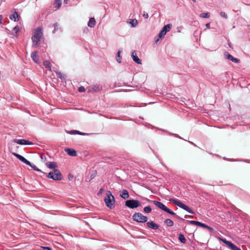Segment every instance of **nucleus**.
Here are the masks:
<instances>
[{
  "mask_svg": "<svg viewBox=\"0 0 250 250\" xmlns=\"http://www.w3.org/2000/svg\"><path fill=\"white\" fill-rule=\"evenodd\" d=\"M43 37L42 27H39L37 28L34 32V35L32 37L33 42V46L35 47H38L41 39Z\"/></svg>",
  "mask_w": 250,
  "mask_h": 250,
  "instance_id": "f257e3e1",
  "label": "nucleus"
},
{
  "mask_svg": "<svg viewBox=\"0 0 250 250\" xmlns=\"http://www.w3.org/2000/svg\"><path fill=\"white\" fill-rule=\"evenodd\" d=\"M153 204L158 208H160L161 209L163 210V211L174 216L176 218L178 219H182L183 220V219L181 218L180 216L177 215L175 212H174L172 210L170 209L169 208H167L164 204H163L162 203L158 201H152Z\"/></svg>",
  "mask_w": 250,
  "mask_h": 250,
  "instance_id": "f03ea898",
  "label": "nucleus"
},
{
  "mask_svg": "<svg viewBox=\"0 0 250 250\" xmlns=\"http://www.w3.org/2000/svg\"><path fill=\"white\" fill-rule=\"evenodd\" d=\"M46 176L49 178L55 181H60L63 178V176L61 171L58 169H54L52 171L49 172Z\"/></svg>",
  "mask_w": 250,
  "mask_h": 250,
  "instance_id": "7ed1b4c3",
  "label": "nucleus"
},
{
  "mask_svg": "<svg viewBox=\"0 0 250 250\" xmlns=\"http://www.w3.org/2000/svg\"><path fill=\"white\" fill-rule=\"evenodd\" d=\"M169 201L170 202L172 203L173 204L186 210L188 212L191 214H195L194 212L190 208H189L188 206H186V205L184 204L179 200L175 198H171L169 200Z\"/></svg>",
  "mask_w": 250,
  "mask_h": 250,
  "instance_id": "20e7f679",
  "label": "nucleus"
},
{
  "mask_svg": "<svg viewBox=\"0 0 250 250\" xmlns=\"http://www.w3.org/2000/svg\"><path fill=\"white\" fill-rule=\"evenodd\" d=\"M104 201L106 206L109 208L111 209L114 207L113 205L115 202V199L110 191H107Z\"/></svg>",
  "mask_w": 250,
  "mask_h": 250,
  "instance_id": "39448f33",
  "label": "nucleus"
},
{
  "mask_svg": "<svg viewBox=\"0 0 250 250\" xmlns=\"http://www.w3.org/2000/svg\"><path fill=\"white\" fill-rule=\"evenodd\" d=\"M132 219L138 223H145L148 220L147 216L143 215L140 212H135L132 216Z\"/></svg>",
  "mask_w": 250,
  "mask_h": 250,
  "instance_id": "423d86ee",
  "label": "nucleus"
},
{
  "mask_svg": "<svg viewBox=\"0 0 250 250\" xmlns=\"http://www.w3.org/2000/svg\"><path fill=\"white\" fill-rule=\"evenodd\" d=\"M141 202L137 200L130 199L125 201V205L130 208H135L140 206Z\"/></svg>",
  "mask_w": 250,
  "mask_h": 250,
  "instance_id": "0eeeda50",
  "label": "nucleus"
},
{
  "mask_svg": "<svg viewBox=\"0 0 250 250\" xmlns=\"http://www.w3.org/2000/svg\"><path fill=\"white\" fill-rule=\"evenodd\" d=\"M13 155L16 157L18 159L21 161L24 164L29 166L30 167H32V164L27 160H26L24 157L16 153H13Z\"/></svg>",
  "mask_w": 250,
  "mask_h": 250,
  "instance_id": "6e6552de",
  "label": "nucleus"
},
{
  "mask_svg": "<svg viewBox=\"0 0 250 250\" xmlns=\"http://www.w3.org/2000/svg\"><path fill=\"white\" fill-rule=\"evenodd\" d=\"M13 142L21 145H31L33 144L32 142L24 139H15L13 140Z\"/></svg>",
  "mask_w": 250,
  "mask_h": 250,
  "instance_id": "1a4fd4ad",
  "label": "nucleus"
},
{
  "mask_svg": "<svg viewBox=\"0 0 250 250\" xmlns=\"http://www.w3.org/2000/svg\"><path fill=\"white\" fill-rule=\"evenodd\" d=\"M102 87H101L99 85L96 84L89 87L87 89V91L90 93L98 92L100 91Z\"/></svg>",
  "mask_w": 250,
  "mask_h": 250,
  "instance_id": "9d476101",
  "label": "nucleus"
},
{
  "mask_svg": "<svg viewBox=\"0 0 250 250\" xmlns=\"http://www.w3.org/2000/svg\"><path fill=\"white\" fill-rule=\"evenodd\" d=\"M146 225L147 227L154 230L157 229L159 228V226L158 224H156L151 220L147 222Z\"/></svg>",
  "mask_w": 250,
  "mask_h": 250,
  "instance_id": "9b49d317",
  "label": "nucleus"
},
{
  "mask_svg": "<svg viewBox=\"0 0 250 250\" xmlns=\"http://www.w3.org/2000/svg\"><path fill=\"white\" fill-rule=\"evenodd\" d=\"M224 57L232 62H238L239 60L236 58H234L232 56L229 54L228 52H225L224 54Z\"/></svg>",
  "mask_w": 250,
  "mask_h": 250,
  "instance_id": "f8f14e48",
  "label": "nucleus"
},
{
  "mask_svg": "<svg viewBox=\"0 0 250 250\" xmlns=\"http://www.w3.org/2000/svg\"><path fill=\"white\" fill-rule=\"evenodd\" d=\"M55 72L56 74L57 77L60 78L62 80V82L65 81L67 78L66 74L62 73L58 70H55Z\"/></svg>",
  "mask_w": 250,
  "mask_h": 250,
  "instance_id": "ddd939ff",
  "label": "nucleus"
},
{
  "mask_svg": "<svg viewBox=\"0 0 250 250\" xmlns=\"http://www.w3.org/2000/svg\"><path fill=\"white\" fill-rule=\"evenodd\" d=\"M46 167L53 170L57 169V165L56 162H47L46 163Z\"/></svg>",
  "mask_w": 250,
  "mask_h": 250,
  "instance_id": "4468645a",
  "label": "nucleus"
},
{
  "mask_svg": "<svg viewBox=\"0 0 250 250\" xmlns=\"http://www.w3.org/2000/svg\"><path fill=\"white\" fill-rule=\"evenodd\" d=\"M188 221L189 223L191 225H196V226H200V227H201L203 228H205L206 226V225L205 224L202 223L200 222L197 221L190 220V221Z\"/></svg>",
  "mask_w": 250,
  "mask_h": 250,
  "instance_id": "2eb2a0df",
  "label": "nucleus"
},
{
  "mask_svg": "<svg viewBox=\"0 0 250 250\" xmlns=\"http://www.w3.org/2000/svg\"><path fill=\"white\" fill-rule=\"evenodd\" d=\"M9 18L11 20H13L15 21H19V15L17 11H15L12 15L9 16Z\"/></svg>",
  "mask_w": 250,
  "mask_h": 250,
  "instance_id": "dca6fc26",
  "label": "nucleus"
},
{
  "mask_svg": "<svg viewBox=\"0 0 250 250\" xmlns=\"http://www.w3.org/2000/svg\"><path fill=\"white\" fill-rule=\"evenodd\" d=\"M65 152L71 156H76L77 155V152L73 149L66 148L65 149Z\"/></svg>",
  "mask_w": 250,
  "mask_h": 250,
  "instance_id": "f3484780",
  "label": "nucleus"
},
{
  "mask_svg": "<svg viewBox=\"0 0 250 250\" xmlns=\"http://www.w3.org/2000/svg\"><path fill=\"white\" fill-rule=\"evenodd\" d=\"M121 197L124 199H126L129 197L128 192L126 189H123L120 194Z\"/></svg>",
  "mask_w": 250,
  "mask_h": 250,
  "instance_id": "a211bd4d",
  "label": "nucleus"
},
{
  "mask_svg": "<svg viewBox=\"0 0 250 250\" xmlns=\"http://www.w3.org/2000/svg\"><path fill=\"white\" fill-rule=\"evenodd\" d=\"M31 57L33 61L35 62H38L39 60V56L38 55V52L34 51L31 53Z\"/></svg>",
  "mask_w": 250,
  "mask_h": 250,
  "instance_id": "6ab92c4d",
  "label": "nucleus"
},
{
  "mask_svg": "<svg viewBox=\"0 0 250 250\" xmlns=\"http://www.w3.org/2000/svg\"><path fill=\"white\" fill-rule=\"evenodd\" d=\"M131 56L132 57L133 60L135 62H141V60L139 59L138 56H137V53L135 51H133L132 52Z\"/></svg>",
  "mask_w": 250,
  "mask_h": 250,
  "instance_id": "aec40b11",
  "label": "nucleus"
},
{
  "mask_svg": "<svg viewBox=\"0 0 250 250\" xmlns=\"http://www.w3.org/2000/svg\"><path fill=\"white\" fill-rule=\"evenodd\" d=\"M96 24V21L94 18H90L88 22V26L90 27H93Z\"/></svg>",
  "mask_w": 250,
  "mask_h": 250,
  "instance_id": "412c9836",
  "label": "nucleus"
},
{
  "mask_svg": "<svg viewBox=\"0 0 250 250\" xmlns=\"http://www.w3.org/2000/svg\"><path fill=\"white\" fill-rule=\"evenodd\" d=\"M20 31V27L18 25L16 26L12 30V34L14 36H18V34Z\"/></svg>",
  "mask_w": 250,
  "mask_h": 250,
  "instance_id": "4be33fe9",
  "label": "nucleus"
},
{
  "mask_svg": "<svg viewBox=\"0 0 250 250\" xmlns=\"http://www.w3.org/2000/svg\"><path fill=\"white\" fill-rule=\"evenodd\" d=\"M164 223L168 227H172L174 225L173 222L170 219H166Z\"/></svg>",
  "mask_w": 250,
  "mask_h": 250,
  "instance_id": "5701e85b",
  "label": "nucleus"
},
{
  "mask_svg": "<svg viewBox=\"0 0 250 250\" xmlns=\"http://www.w3.org/2000/svg\"><path fill=\"white\" fill-rule=\"evenodd\" d=\"M62 5V0H55L54 2V7L59 9Z\"/></svg>",
  "mask_w": 250,
  "mask_h": 250,
  "instance_id": "b1692460",
  "label": "nucleus"
},
{
  "mask_svg": "<svg viewBox=\"0 0 250 250\" xmlns=\"http://www.w3.org/2000/svg\"><path fill=\"white\" fill-rule=\"evenodd\" d=\"M166 34V33L164 31V30L162 29V30L160 31L158 35V38L155 40V42H158L160 39H161L163 38H164Z\"/></svg>",
  "mask_w": 250,
  "mask_h": 250,
  "instance_id": "393cba45",
  "label": "nucleus"
},
{
  "mask_svg": "<svg viewBox=\"0 0 250 250\" xmlns=\"http://www.w3.org/2000/svg\"><path fill=\"white\" fill-rule=\"evenodd\" d=\"M172 25L170 24H167L166 25H165L163 28L162 30H164V31L167 33V32L169 31L170 29L171 28Z\"/></svg>",
  "mask_w": 250,
  "mask_h": 250,
  "instance_id": "a878e982",
  "label": "nucleus"
},
{
  "mask_svg": "<svg viewBox=\"0 0 250 250\" xmlns=\"http://www.w3.org/2000/svg\"><path fill=\"white\" fill-rule=\"evenodd\" d=\"M178 239H179V240L183 244H185L186 242V238H185V236L184 235L182 234V233H180L179 235V237H178Z\"/></svg>",
  "mask_w": 250,
  "mask_h": 250,
  "instance_id": "bb28decb",
  "label": "nucleus"
},
{
  "mask_svg": "<svg viewBox=\"0 0 250 250\" xmlns=\"http://www.w3.org/2000/svg\"><path fill=\"white\" fill-rule=\"evenodd\" d=\"M229 248L231 250H241L240 248L237 247L235 245L231 242L229 244Z\"/></svg>",
  "mask_w": 250,
  "mask_h": 250,
  "instance_id": "cd10ccee",
  "label": "nucleus"
},
{
  "mask_svg": "<svg viewBox=\"0 0 250 250\" xmlns=\"http://www.w3.org/2000/svg\"><path fill=\"white\" fill-rule=\"evenodd\" d=\"M218 238L219 240H220V241H222L224 243L226 244L228 247H229V244L231 243L230 241H229L225 238H221L220 237H218Z\"/></svg>",
  "mask_w": 250,
  "mask_h": 250,
  "instance_id": "c85d7f7f",
  "label": "nucleus"
},
{
  "mask_svg": "<svg viewBox=\"0 0 250 250\" xmlns=\"http://www.w3.org/2000/svg\"><path fill=\"white\" fill-rule=\"evenodd\" d=\"M43 66L45 68H46L48 70L51 72L52 71V68H51V63H42Z\"/></svg>",
  "mask_w": 250,
  "mask_h": 250,
  "instance_id": "c756f323",
  "label": "nucleus"
},
{
  "mask_svg": "<svg viewBox=\"0 0 250 250\" xmlns=\"http://www.w3.org/2000/svg\"><path fill=\"white\" fill-rule=\"evenodd\" d=\"M151 210H152V209H151V207L149 206H146L144 208V211L145 213H149L151 212Z\"/></svg>",
  "mask_w": 250,
  "mask_h": 250,
  "instance_id": "7c9ffc66",
  "label": "nucleus"
},
{
  "mask_svg": "<svg viewBox=\"0 0 250 250\" xmlns=\"http://www.w3.org/2000/svg\"><path fill=\"white\" fill-rule=\"evenodd\" d=\"M200 17L203 18H209L210 17V14L209 13H203L201 14Z\"/></svg>",
  "mask_w": 250,
  "mask_h": 250,
  "instance_id": "2f4dec72",
  "label": "nucleus"
},
{
  "mask_svg": "<svg viewBox=\"0 0 250 250\" xmlns=\"http://www.w3.org/2000/svg\"><path fill=\"white\" fill-rule=\"evenodd\" d=\"M31 167L35 171L40 172L43 174L44 175L46 174L45 172L42 171V170L39 169L35 165H33L32 164V167Z\"/></svg>",
  "mask_w": 250,
  "mask_h": 250,
  "instance_id": "473e14b6",
  "label": "nucleus"
},
{
  "mask_svg": "<svg viewBox=\"0 0 250 250\" xmlns=\"http://www.w3.org/2000/svg\"><path fill=\"white\" fill-rule=\"evenodd\" d=\"M130 23L131 24L132 27H135L138 24V21L134 19L131 20V21L130 22Z\"/></svg>",
  "mask_w": 250,
  "mask_h": 250,
  "instance_id": "72a5a7b5",
  "label": "nucleus"
},
{
  "mask_svg": "<svg viewBox=\"0 0 250 250\" xmlns=\"http://www.w3.org/2000/svg\"><path fill=\"white\" fill-rule=\"evenodd\" d=\"M121 51H119L116 56V60L118 62H121V57L120 56Z\"/></svg>",
  "mask_w": 250,
  "mask_h": 250,
  "instance_id": "f704fd0d",
  "label": "nucleus"
},
{
  "mask_svg": "<svg viewBox=\"0 0 250 250\" xmlns=\"http://www.w3.org/2000/svg\"><path fill=\"white\" fill-rule=\"evenodd\" d=\"M70 134H81V132L76 130H72L69 132Z\"/></svg>",
  "mask_w": 250,
  "mask_h": 250,
  "instance_id": "c9c22d12",
  "label": "nucleus"
},
{
  "mask_svg": "<svg viewBox=\"0 0 250 250\" xmlns=\"http://www.w3.org/2000/svg\"><path fill=\"white\" fill-rule=\"evenodd\" d=\"M53 26L54 27V30L53 31V33H55V31H57L59 29L58 23H55L53 24Z\"/></svg>",
  "mask_w": 250,
  "mask_h": 250,
  "instance_id": "e433bc0d",
  "label": "nucleus"
},
{
  "mask_svg": "<svg viewBox=\"0 0 250 250\" xmlns=\"http://www.w3.org/2000/svg\"><path fill=\"white\" fill-rule=\"evenodd\" d=\"M220 15L221 17L225 18V19H227L228 18V15L227 14L225 13V12H221L220 13Z\"/></svg>",
  "mask_w": 250,
  "mask_h": 250,
  "instance_id": "4c0bfd02",
  "label": "nucleus"
},
{
  "mask_svg": "<svg viewBox=\"0 0 250 250\" xmlns=\"http://www.w3.org/2000/svg\"><path fill=\"white\" fill-rule=\"evenodd\" d=\"M204 228H206V229H208L209 230H210V231H212V232L215 231V230L212 228H211L210 227L208 226L207 225H206V226H205V227Z\"/></svg>",
  "mask_w": 250,
  "mask_h": 250,
  "instance_id": "58836bf2",
  "label": "nucleus"
},
{
  "mask_svg": "<svg viewBox=\"0 0 250 250\" xmlns=\"http://www.w3.org/2000/svg\"><path fill=\"white\" fill-rule=\"evenodd\" d=\"M78 90L80 92H83L85 91V88L83 86H81L79 87Z\"/></svg>",
  "mask_w": 250,
  "mask_h": 250,
  "instance_id": "ea45409f",
  "label": "nucleus"
},
{
  "mask_svg": "<svg viewBox=\"0 0 250 250\" xmlns=\"http://www.w3.org/2000/svg\"><path fill=\"white\" fill-rule=\"evenodd\" d=\"M42 248L43 250H52V249L49 247H42Z\"/></svg>",
  "mask_w": 250,
  "mask_h": 250,
  "instance_id": "a19ab883",
  "label": "nucleus"
},
{
  "mask_svg": "<svg viewBox=\"0 0 250 250\" xmlns=\"http://www.w3.org/2000/svg\"><path fill=\"white\" fill-rule=\"evenodd\" d=\"M143 17H144L145 18H146V19H147V18H148V14H147V13H145L143 14Z\"/></svg>",
  "mask_w": 250,
  "mask_h": 250,
  "instance_id": "79ce46f5",
  "label": "nucleus"
},
{
  "mask_svg": "<svg viewBox=\"0 0 250 250\" xmlns=\"http://www.w3.org/2000/svg\"><path fill=\"white\" fill-rule=\"evenodd\" d=\"M174 136L177 137V138H180V139H182V138L178 134H172Z\"/></svg>",
  "mask_w": 250,
  "mask_h": 250,
  "instance_id": "37998d69",
  "label": "nucleus"
},
{
  "mask_svg": "<svg viewBox=\"0 0 250 250\" xmlns=\"http://www.w3.org/2000/svg\"><path fill=\"white\" fill-rule=\"evenodd\" d=\"M2 20H3V17L2 15H0V24L2 23Z\"/></svg>",
  "mask_w": 250,
  "mask_h": 250,
  "instance_id": "c03bdc74",
  "label": "nucleus"
},
{
  "mask_svg": "<svg viewBox=\"0 0 250 250\" xmlns=\"http://www.w3.org/2000/svg\"><path fill=\"white\" fill-rule=\"evenodd\" d=\"M206 26L207 28L209 29L210 28V23H208L206 24Z\"/></svg>",
  "mask_w": 250,
  "mask_h": 250,
  "instance_id": "a18cd8bd",
  "label": "nucleus"
},
{
  "mask_svg": "<svg viewBox=\"0 0 250 250\" xmlns=\"http://www.w3.org/2000/svg\"><path fill=\"white\" fill-rule=\"evenodd\" d=\"M70 0H64V3L67 4L68 1H69Z\"/></svg>",
  "mask_w": 250,
  "mask_h": 250,
  "instance_id": "49530a36",
  "label": "nucleus"
},
{
  "mask_svg": "<svg viewBox=\"0 0 250 250\" xmlns=\"http://www.w3.org/2000/svg\"><path fill=\"white\" fill-rule=\"evenodd\" d=\"M55 70H57L56 68L53 67L52 69V71H54L55 72Z\"/></svg>",
  "mask_w": 250,
  "mask_h": 250,
  "instance_id": "de8ad7c7",
  "label": "nucleus"
},
{
  "mask_svg": "<svg viewBox=\"0 0 250 250\" xmlns=\"http://www.w3.org/2000/svg\"><path fill=\"white\" fill-rule=\"evenodd\" d=\"M102 191H103V188H101L100 189V190H99V193L102 192Z\"/></svg>",
  "mask_w": 250,
  "mask_h": 250,
  "instance_id": "09e8293b",
  "label": "nucleus"
},
{
  "mask_svg": "<svg viewBox=\"0 0 250 250\" xmlns=\"http://www.w3.org/2000/svg\"><path fill=\"white\" fill-rule=\"evenodd\" d=\"M86 134L85 133H83V132H81V134H80L81 135H85Z\"/></svg>",
  "mask_w": 250,
  "mask_h": 250,
  "instance_id": "8fccbe9b",
  "label": "nucleus"
},
{
  "mask_svg": "<svg viewBox=\"0 0 250 250\" xmlns=\"http://www.w3.org/2000/svg\"><path fill=\"white\" fill-rule=\"evenodd\" d=\"M43 62L47 63V62H48V61H44Z\"/></svg>",
  "mask_w": 250,
  "mask_h": 250,
  "instance_id": "3c124183",
  "label": "nucleus"
},
{
  "mask_svg": "<svg viewBox=\"0 0 250 250\" xmlns=\"http://www.w3.org/2000/svg\"><path fill=\"white\" fill-rule=\"evenodd\" d=\"M193 1L195 2L196 0H192Z\"/></svg>",
  "mask_w": 250,
  "mask_h": 250,
  "instance_id": "603ef678",
  "label": "nucleus"
}]
</instances>
